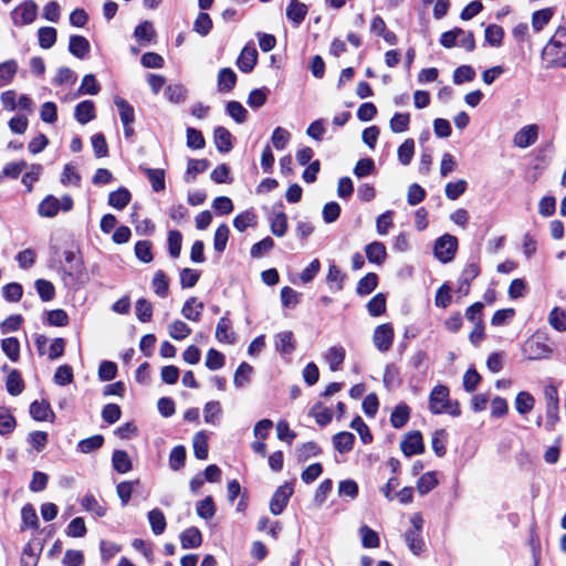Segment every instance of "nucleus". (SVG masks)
Listing matches in <instances>:
<instances>
[{
	"mask_svg": "<svg viewBox=\"0 0 566 566\" xmlns=\"http://www.w3.org/2000/svg\"><path fill=\"white\" fill-rule=\"evenodd\" d=\"M64 260L67 268L63 270L62 279L66 284H76L82 282L86 275V268L84 265L81 252L67 250L64 251Z\"/></svg>",
	"mask_w": 566,
	"mask_h": 566,
	"instance_id": "obj_1",
	"label": "nucleus"
},
{
	"mask_svg": "<svg viewBox=\"0 0 566 566\" xmlns=\"http://www.w3.org/2000/svg\"><path fill=\"white\" fill-rule=\"evenodd\" d=\"M549 325L557 332H566V311L555 306L548 314Z\"/></svg>",
	"mask_w": 566,
	"mask_h": 566,
	"instance_id": "obj_50",
	"label": "nucleus"
},
{
	"mask_svg": "<svg viewBox=\"0 0 566 566\" xmlns=\"http://www.w3.org/2000/svg\"><path fill=\"white\" fill-rule=\"evenodd\" d=\"M233 137L223 126H218L213 130V142L219 153L228 154L233 148Z\"/></svg>",
	"mask_w": 566,
	"mask_h": 566,
	"instance_id": "obj_17",
	"label": "nucleus"
},
{
	"mask_svg": "<svg viewBox=\"0 0 566 566\" xmlns=\"http://www.w3.org/2000/svg\"><path fill=\"white\" fill-rule=\"evenodd\" d=\"M139 169L147 176L151 188L155 192L163 191L166 187L165 170L160 168H145L139 166Z\"/></svg>",
	"mask_w": 566,
	"mask_h": 566,
	"instance_id": "obj_28",
	"label": "nucleus"
},
{
	"mask_svg": "<svg viewBox=\"0 0 566 566\" xmlns=\"http://www.w3.org/2000/svg\"><path fill=\"white\" fill-rule=\"evenodd\" d=\"M11 15L14 25L30 24L36 19L38 6L33 0H25L12 11Z\"/></svg>",
	"mask_w": 566,
	"mask_h": 566,
	"instance_id": "obj_8",
	"label": "nucleus"
},
{
	"mask_svg": "<svg viewBox=\"0 0 566 566\" xmlns=\"http://www.w3.org/2000/svg\"><path fill=\"white\" fill-rule=\"evenodd\" d=\"M410 124L409 113H395L390 119L389 126L392 133L399 134L408 130Z\"/></svg>",
	"mask_w": 566,
	"mask_h": 566,
	"instance_id": "obj_62",
	"label": "nucleus"
},
{
	"mask_svg": "<svg viewBox=\"0 0 566 566\" xmlns=\"http://www.w3.org/2000/svg\"><path fill=\"white\" fill-rule=\"evenodd\" d=\"M180 544L184 549L197 548L202 544V534L196 526L186 528L180 534Z\"/></svg>",
	"mask_w": 566,
	"mask_h": 566,
	"instance_id": "obj_23",
	"label": "nucleus"
},
{
	"mask_svg": "<svg viewBox=\"0 0 566 566\" xmlns=\"http://www.w3.org/2000/svg\"><path fill=\"white\" fill-rule=\"evenodd\" d=\"M229 315L230 312L227 311L226 314L217 323L216 338L219 343L234 344L237 340L232 321L230 319Z\"/></svg>",
	"mask_w": 566,
	"mask_h": 566,
	"instance_id": "obj_11",
	"label": "nucleus"
},
{
	"mask_svg": "<svg viewBox=\"0 0 566 566\" xmlns=\"http://www.w3.org/2000/svg\"><path fill=\"white\" fill-rule=\"evenodd\" d=\"M19 70V64L15 60L10 59L0 63V87L9 85Z\"/></svg>",
	"mask_w": 566,
	"mask_h": 566,
	"instance_id": "obj_32",
	"label": "nucleus"
},
{
	"mask_svg": "<svg viewBox=\"0 0 566 566\" xmlns=\"http://www.w3.org/2000/svg\"><path fill=\"white\" fill-rule=\"evenodd\" d=\"M23 287L20 283H8L2 287V296L7 302L17 303L22 298Z\"/></svg>",
	"mask_w": 566,
	"mask_h": 566,
	"instance_id": "obj_64",
	"label": "nucleus"
},
{
	"mask_svg": "<svg viewBox=\"0 0 566 566\" xmlns=\"http://www.w3.org/2000/svg\"><path fill=\"white\" fill-rule=\"evenodd\" d=\"M148 521L154 534L160 535L165 532L167 522L161 510L153 509L151 511H149Z\"/></svg>",
	"mask_w": 566,
	"mask_h": 566,
	"instance_id": "obj_43",
	"label": "nucleus"
},
{
	"mask_svg": "<svg viewBox=\"0 0 566 566\" xmlns=\"http://www.w3.org/2000/svg\"><path fill=\"white\" fill-rule=\"evenodd\" d=\"M410 522L412 528L408 530L403 537L411 553L416 556H420L426 551V543L421 536L424 523L422 514L420 512L412 514Z\"/></svg>",
	"mask_w": 566,
	"mask_h": 566,
	"instance_id": "obj_2",
	"label": "nucleus"
},
{
	"mask_svg": "<svg viewBox=\"0 0 566 566\" xmlns=\"http://www.w3.org/2000/svg\"><path fill=\"white\" fill-rule=\"evenodd\" d=\"M394 339L395 329L391 323L380 324L374 329L373 343L379 352H388L394 344Z\"/></svg>",
	"mask_w": 566,
	"mask_h": 566,
	"instance_id": "obj_6",
	"label": "nucleus"
},
{
	"mask_svg": "<svg viewBox=\"0 0 566 566\" xmlns=\"http://www.w3.org/2000/svg\"><path fill=\"white\" fill-rule=\"evenodd\" d=\"M459 242L457 237L446 233L439 237L433 247L434 256L442 263L451 262L458 251Z\"/></svg>",
	"mask_w": 566,
	"mask_h": 566,
	"instance_id": "obj_4",
	"label": "nucleus"
},
{
	"mask_svg": "<svg viewBox=\"0 0 566 566\" xmlns=\"http://www.w3.org/2000/svg\"><path fill=\"white\" fill-rule=\"evenodd\" d=\"M438 479L434 471L423 473L417 481L419 494L424 495L438 485Z\"/></svg>",
	"mask_w": 566,
	"mask_h": 566,
	"instance_id": "obj_47",
	"label": "nucleus"
},
{
	"mask_svg": "<svg viewBox=\"0 0 566 566\" xmlns=\"http://www.w3.org/2000/svg\"><path fill=\"white\" fill-rule=\"evenodd\" d=\"M366 258L370 263L382 264L387 258L386 247L382 242L374 241L365 248Z\"/></svg>",
	"mask_w": 566,
	"mask_h": 566,
	"instance_id": "obj_26",
	"label": "nucleus"
},
{
	"mask_svg": "<svg viewBox=\"0 0 566 566\" xmlns=\"http://www.w3.org/2000/svg\"><path fill=\"white\" fill-rule=\"evenodd\" d=\"M387 297L384 293H377L367 303V311L370 316L378 317L386 313Z\"/></svg>",
	"mask_w": 566,
	"mask_h": 566,
	"instance_id": "obj_38",
	"label": "nucleus"
},
{
	"mask_svg": "<svg viewBox=\"0 0 566 566\" xmlns=\"http://www.w3.org/2000/svg\"><path fill=\"white\" fill-rule=\"evenodd\" d=\"M274 240L271 237H265L251 247L250 255L254 259H259L269 253L274 248Z\"/></svg>",
	"mask_w": 566,
	"mask_h": 566,
	"instance_id": "obj_63",
	"label": "nucleus"
},
{
	"mask_svg": "<svg viewBox=\"0 0 566 566\" xmlns=\"http://www.w3.org/2000/svg\"><path fill=\"white\" fill-rule=\"evenodd\" d=\"M69 51L75 57L83 60L88 55L91 44L85 36L74 34L70 36Z\"/></svg>",
	"mask_w": 566,
	"mask_h": 566,
	"instance_id": "obj_18",
	"label": "nucleus"
},
{
	"mask_svg": "<svg viewBox=\"0 0 566 566\" xmlns=\"http://www.w3.org/2000/svg\"><path fill=\"white\" fill-rule=\"evenodd\" d=\"M485 41L492 46H501L504 38V30L497 24H489L484 31Z\"/></svg>",
	"mask_w": 566,
	"mask_h": 566,
	"instance_id": "obj_55",
	"label": "nucleus"
},
{
	"mask_svg": "<svg viewBox=\"0 0 566 566\" xmlns=\"http://www.w3.org/2000/svg\"><path fill=\"white\" fill-rule=\"evenodd\" d=\"M105 439L102 434H94L81 440L77 444L82 453H90L103 447Z\"/></svg>",
	"mask_w": 566,
	"mask_h": 566,
	"instance_id": "obj_53",
	"label": "nucleus"
},
{
	"mask_svg": "<svg viewBox=\"0 0 566 566\" xmlns=\"http://www.w3.org/2000/svg\"><path fill=\"white\" fill-rule=\"evenodd\" d=\"M205 308V304L201 301H198L196 296H190L184 303L181 308V314L186 319L192 322H199L201 318L202 311Z\"/></svg>",
	"mask_w": 566,
	"mask_h": 566,
	"instance_id": "obj_19",
	"label": "nucleus"
},
{
	"mask_svg": "<svg viewBox=\"0 0 566 566\" xmlns=\"http://www.w3.org/2000/svg\"><path fill=\"white\" fill-rule=\"evenodd\" d=\"M114 104L116 105L123 125L133 124L135 122L134 107L123 97H115Z\"/></svg>",
	"mask_w": 566,
	"mask_h": 566,
	"instance_id": "obj_37",
	"label": "nucleus"
},
{
	"mask_svg": "<svg viewBox=\"0 0 566 566\" xmlns=\"http://www.w3.org/2000/svg\"><path fill=\"white\" fill-rule=\"evenodd\" d=\"M310 415L315 418L316 423L321 427L327 426L333 419L332 410L324 407L319 401L312 407Z\"/></svg>",
	"mask_w": 566,
	"mask_h": 566,
	"instance_id": "obj_45",
	"label": "nucleus"
},
{
	"mask_svg": "<svg viewBox=\"0 0 566 566\" xmlns=\"http://www.w3.org/2000/svg\"><path fill=\"white\" fill-rule=\"evenodd\" d=\"M344 280L345 274H343L340 269L335 264H331L326 275V283L329 285V287L337 292L342 291L344 287Z\"/></svg>",
	"mask_w": 566,
	"mask_h": 566,
	"instance_id": "obj_44",
	"label": "nucleus"
},
{
	"mask_svg": "<svg viewBox=\"0 0 566 566\" xmlns=\"http://www.w3.org/2000/svg\"><path fill=\"white\" fill-rule=\"evenodd\" d=\"M294 493V485L292 482H285L280 485L273 493L270 501V511L273 515H280L283 513L289 504L291 496Z\"/></svg>",
	"mask_w": 566,
	"mask_h": 566,
	"instance_id": "obj_5",
	"label": "nucleus"
},
{
	"mask_svg": "<svg viewBox=\"0 0 566 566\" xmlns=\"http://www.w3.org/2000/svg\"><path fill=\"white\" fill-rule=\"evenodd\" d=\"M333 446L339 453H347L353 450L355 436L349 431H340L333 436Z\"/></svg>",
	"mask_w": 566,
	"mask_h": 566,
	"instance_id": "obj_27",
	"label": "nucleus"
},
{
	"mask_svg": "<svg viewBox=\"0 0 566 566\" xmlns=\"http://www.w3.org/2000/svg\"><path fill=\"white\" fill-rule=\"evenodd\" d=\"M70 323L67 313L62 308L51 310L46 312V324L50 326L65 327Z\"/></svg>",
	"mask_w": 566,
	"mask_h": 566,
	"instance_id": "obj_57",
	"label": "nucleus"
},
{
	"mask_svg": "<svg viewBox=\"0 0 566 566\" xmlns=\"http://www.w3.org/2000/svg\"><path fill=\"white\" fill-rule=\"evenodd\" d=\"M35 290L43 302H49L55 296V287L51 281L38 279L34 283Z\"/></svg>",
	"mask_w": 566,
	"mask_h": 566,
	"instance_id": "obj_56",
	"label": "nucleus"
},
{
	"mask_svg": "<svg viewBox=\"0 0 566 566\" xmlns=\"http://www.w3.org/2000/svg\"><path fill=\"white\" fill-rule=\"evenodd\" d=\"M151 287L154 292L160 296L166 297L169 293V279L163 270H158L153 280Z\"/></svg>",
	"mask_w": 566,
	"mask_h": 566,
	"instance_id": "obj_41",
	"label": "nucleus"
},
{
	"mask_svg": "<svg viewBox=\"0 0 566 566\" xmlns=\"http://www.w3.org/2000/svg\"><path fill=\"white\" fill-rule=\"evenodd\" d=\"M30 416L33 420L43 422V421H53L55 418V413L51 408V405L48 400H34L30 405Z\"/></svg>",
	"mask_w": 566,
	"mask_h": 566,
	"instance_id": "obj_13",
	"label": "nucleus"
},
{
	"mask_svg": "<svg viewBox=\"0 0 566 566\" xmlns=\"http://www.w3.org/2000/svg\"><path fill=\"white\" fill-rule=\"evenodd\" d=\"M538 138V126L536 124H530L523 126L513 138V143L518 148H527L535 144Z\"/></svg>",
	"mask_w": 566,
	"mask_h": 566,
	"instance_id": "obj_12",
	"label": "nucleus"
},
{
	"mask_svg": "<svg viewBox=\"0 0 566 566\" xmlns=\"http://www.w3.org/2000/svg\"><path fill=\"white\" fill-rule=\"evenodd\" d=\"M514 407L521 416H525L534 409L535 398L530 391H520L515 397Z\"/></svg>",
	"mask_w": 566,
	"mask_h": 566,
	"instance_id": "obj_29",
	"label": "nucleus"
},
{
	"mask_svg": "<svg viewBox=\"0 0 566 566\" xmlns=\"http://www.w3.org/2000/svg\"><path fill=\"white\" fill-rule=\"evenodd\" d=\"M275 348L285 356L291 355L296 348V340L292 331H283L275 335Z\"/></svg>",
	"mask_w": 566,
	"mask_h": 566,
	"instance_id": "obj_16",
	"label": "nucleus"
},
{
	"mask_svg": "<svg viewBox=\"0 0 566 566\" xmlns=\"http://www.w3.org/2000/svg\"><path fill=\"white\" fill-rule=\"evenodd\" d=\"M113 469L120 473H127L133 470V462L125 450H115L112 455Z\"/></svg>",
	"mask_w": 566,
	"mask_h": 566,
	"instance_id": "obj_31",
	"label": "nucleus"
},
{
	"mask_svg": "<svg viewBox=\"0 0 566 566\" xmlns=\"http://www.w3.org/2000/svg\"><path fill=\"white\" fill-rule=\"evenodd\" d=\"M411 408L405 403H398L390 415V423L394 428L400 429L405 427L410 419Z\"/></svg>",
	"mask_w": 566,
	"mask_h": 566,
	"instance_id": "obj_24",
	"label": "nucleus"
},
{
	"mask_svg": "<svg viewBox=\"0 0 566 566\" xmlns=\"http://www.w3.org/2000/svg\"><path fill=\"white\" fill-rule=\"evenodd\" d=\"M208 434L201 430L193 436L192 447L195 457L198 460H207L209 454Z\"/></svg>",
	"mask_w": 566,
	"mask_h": 566,
	"instance_id": "obj_30",
	"label": "nucleus"
},
{
	"mask_svg": "<svg viewBox=\"0 0 566 566\" xmlns=\"http://www.w3.org/2000/svg\"><path fill=\"white\" fill-rule=\"evenodd\" d=\"M134 36L140 43H150L156 36L153 23L149 21L140 22L134 30Z\"/></svg>",
	"mask_w": 566,
	"mask_h": 566,
	"instance_id": "obj_40",
	"label": "nucleus"
},
{
	"mask_svg": "<svg viewBox=\"0 0 566 566\" xmlns=\"http://www.w3.org/2000/svg\"><path fill=\"white\" fill-rule=\"evenodd\" d=\"M7 391L11 396H19L25 388L24 381L21 377V373L18 369H12L6 381Z\"/></svg>",
	"mask_w": 566,
	"mask_h": 566,
	"instance_id": "obj_35",
	"label": "nucleus"
},
{
	"mask_svg": "<svg viewBox=\"0 0 566 566\" xmlns=\"http://www.w3.org/2000/svg\"><path fill=\"white\" fill-rule=\"evenodd\" d=\"M212 19L207 12H200L193 22V31L201 36L208 35L212 30Z\"/></svg>",
	"mask_w": 566,
	"mask_h": 566,
	"instance_id": "obj_59",
	"label": "nucleus"
},
{
	"mask_svg": "<svg viewBox=\"0 0 566 566\" xmlns=\"http://www.w3.org/2000/svg\"><path fill=\"white\" fill-rule=\"evenodd\" d=\"M39 45L44 49H51L57 38L56 29L53 27H42L38 30Z\"/></svg>",
	"mask_w": 566,
	"mask_h": 566,
	"instance_id": "obj_46",
	"label": "nucleus"
},
{
	"mask_svg": "<svg viewBox=\"0 0 566 566\" xmlns=\"http://www.w3.org/2000/svg\"><path fill=\"white\" fill-rule=\"evenodd\" d=\"M481 274V266L479 262H472L468 263L460 276H459V284L457 292L460 293L462 296H468L471 291V283L474 279H476Z\"/></svg>",
	"mask_w": 566,
	"mask_h": 566,
	"instance_id": "obj_9",
	"label": "nucleus"
},
{
	"mask_svg": "<svg viewBox=\"0 0 566 566\" xmlns=\"http://www.w3.org/2000/svg\"><path fill=\"white\" fill-rule=\"evenodd\" d=\"M17 427V420L10 410L6 407H0V434L7 436L13 432Z\"/></svg>",
	"mask_w": 566,
	"mask_h": 566,
	"instance_id": "obj_48",
	"label": "nucleus"
},
{
	"mask_svg": "<svg viewBox=\"0 0 566 566\" xmlns=\"http://www.w3.org/2000/svg\"><path fill=\"white\" fill-rule=\"evenodd\" d=\"M153 243L149 240H140L135 244V255L144 263H150L154 260Z\"/></svg>",
	"mask_w": 566,
	"mask_h": 566,
	"instance_id": "obj_58",
	"label": "nucleus"
},
{
	"mask_svg": "<svg viewBox=\"0 0 566 566\" xmlns=\"http://www.w3.org/2000/svg\"><path fill=\"white\" fill-rule=\"evenodd\" d=\"M552 348L546 343V338L542 335L534 334L530 336L523 344L522 353L528 360H538L549 357Z\"/></svg>",
	"mask_w": 566,
	"mask_h": 566,
	"instance_id": "obj_3",
	"label": "nucleus"
},
{
	"mask_svg": "<svg viewBox=\"0 0 566 566\" xmlns=\"http://www.w3.org/2000/svg\"><path fill=\"white\" fill-rule=\"evenodd\" d=\"M75 119L85 125L96 117L95 104L91 99L80 102L74 109Z\"/></svg>",
	"mask_w": 566,
	"mask_h": 566,
	"instance_id": "obj_20",
	"label": "nucleus"
},
{
	"mask_svg": "<svg viewBox=\"0 0 566 566\" xmlns=\"http://www.w3.org/2000/svg\"><path fill=\"white\" fill-rule=\"evenodd\" d=\"M553 10L551 8H545L535 11L532 14V27L535 32H539L552 19Z\"/></svg>",
	"mask_w": 566,
	"mask_h": 566,
	"instance_id": "obj_60",
	"label": "nucleus"
},
{
	"mask_svg": "<svg viewBox=\"0 0 566 566\" xmlns=\"http://www.w3.org/2000/svg\"><path fill=\"white\" fill-rule=\"evenodd\" d=\"M276 206L280 208V211L273 213V217L270 220V229L275 237L281 238L287 232L289 221L286 213L283 211L284 206L282 201Z\"/></svg>",
	"mask_w": 566,
	"mask_h": 566,
	"instance_id": "obj_14",
	"label": "nucleus"
},
{
	"mask_svg": "<svg viewBox=\"0 0 566 566\" xmlns=\"http://www.w3.org/2000/svg\"><path fill=\"white\" fill-rule=\"evenodd\" d=\"M378 281L379 279L376 273H367L357 282L356 293L361 296L370 294L376 290Z\"/></svg>",
	"mask_w": 566,
	"mask_h": 566,
	"instance_id": "obj_36",
	"label": "nucleus"
},
{
	"mask_svg": "<svg viewBox=\"0 0 566 566\" xmlns=\"http://www.w3.org/2000/svg\"><path fill=\"white\" fill-rule=\"evenodd\" d=\"M450 399V390L446 385H436L429 396V410L433 415L443 413V405Z\"/></svg>",
	"mask_w": 566,
	"mask_h": 566,
	"instance_id": "obj_10",
	"label": "nucleus"
},
{
	"mask_svg": "<svg viewBox=\"0 0 566 566\" xmlns=\"http://www.w3.org/2000/svg\"><path fill=\"white\" fill-rule=\"evenodd\" d=\"M135 312L138 321L142 323L150 322L153 317V304L144 297L138 298L135 304Z\"/></svg>",
	"mask_w": 566,
	"mask_h": 566,
	"instance_id": "obj_61",
	"label": "nucleus"
},
{
	"mask_svg": "<svg viewBox=\"0 0 566 566\" xmlns=\"http://www.w3.org/2000/svg\"><path fill=\"white\" fill-rule=\"evenodd\" d=\"M358 533L361 537V546L365 548H377L380 546V538L376 531L364 524L359 527Z\"/></svg>",
	"mask_w": 566,
	"mask_h": 566,
	"instance_id": "obj_39",
	"label": "nucleus"
},
{
	"mask_svg": "<svg viewBox=\"0 0 566 566\" xmlns=\"http://www.w3.org/2000/svg\"><path fill=\"white\" fill-rule=\"evenodd\" d=\"M346 357V350L342 346H333L328 348L325 359L329 365L332 371H337L343 365Z\"/></svg>",
	"mask_w": 566,
	"mask_h": 566,
	"instance_id": "obj_34",
	"label": "nucleus"
},
{
	"mask_svg": "<svg viewBox=\"0 0 566 566\" xmlns=\"http://www.w3.org/2000/svg\"><path fill=\"white\" fill-rule=\"evenodd\" d=\"M60 210V200L53 195H48L40 202L38 207V212L41 217L53 218L57 214Z\"/></svg>",
	"mask_w": 566,
	"mask_h": 566,
	"instance_id": "obj_33",
	"label": "nucleus"
},
{
	"mask_svg": "<svg viewBox=\"0 0 566 566\" xmlns=\"http://www.w3.org/2000/svg\"><path fill=\"white\" fill-rule=\"evenodd\" d=\"M307 12V6L298 0H291L286 8V17L295 27L305 20Z\"/></svg>",
	"mask_w": 566,
	"mask_h": 566,
	"instance_id": "obj_22",
	"label": "nucleus"
},
{
	"mask_svg": "<svg viewBox=\"0 0 566 566\" xmlns=\"http://www.w3.org/2000/svg\"><path fill=\"white\" fill-rule=\"evenodd\" d=\"M1 348L6 356L13 363L20 359V342L17 337H7L1 340Z\"/></svg>",
	"mask_w": 566,
	"mask_h": 566,
	"instance_id": "obj_42",
	"label": "nucleus"
},
{
	"mask_svg": "<svg viewBox=\"0 0 566 566\" xmlns=\"http://www.w3.org/2000/svg\"><path fill=\"white\" fill-rule=\"evenodd\" d=\"M230 230L226 223L220 224L213 235V248L218 253H222L229 240Z\"/></svg>",
	"mask_w": 566,
	"mask_h": 566,
	"instance_id": "obj_54",
	"label": "nucleus"
},
{
	"mask_svg": "<svg viewBox=\"0 0 566 566\" xmlns=\"http://www.w3.org/2000/svg\"><path fill=\"white\" fill-rule=\"evenodd\" d=\"M196 511L199 517L210 520L216 514V505L211 495L206 496L203 500L197 502Z\"/></svg>",
	"mask_w": 566,
	"mask_h": 566,
	"instance_id": "obj_51",
	"label": "nucleus"
},
{
	"mask_svg": "<svg viewBox=\"0 0 566 566\" xmlns=\"http://www.w3.org/2000/svg\"><path fill=\"white\" fill-rule=\"evenodd\" d=\"M237 80V74L231 67L220 69L217 76L218 91L221 93L231 92L235 87Z\"/></svg>",
	"mask_w": 566,
	"mask_h": 566,
	"instance_id": "obj_21",
	"label": "nucleus"
},
{
	"mask_svg": "<svg viewBox=\"0 0 566 566\" xmlns=\"http://www.w3.org/2000/svg\"><path fill=\"white\" fill-rule=\"evenodd\" d=\"M132 200L130 191L125 187H119L117 190L109 192L108 205L117 210L126 208Z\"/></svg>",
	"mask_w": 566,
	"mask_h": 566,
	"instance_id": "obj_25",
	"label": "nucleus"
},
{
	"mask_svg": "<svg viewBox=\"0 0 566 566\" xmlns=\"http://www.w3.org/2000/svg\"><path fill=\"white\" fill-rule=\"evenodd\" d=\"M187 451L181 444L171 449L169 454V467L172 471H178L185 467Z\"/></svg>",
	"mask_w": 566,
	"mask_h": 566,
	"instance_id": "obj_49",
	"label": "nucleus"
},
{
	"mask_svg": "<svg viewBox=\"0 0 566 566\" xmlns=\"http://www.w3.org/2000/svg\"><path fill=\"white\" fill-rule=\"evenodd\" d=\"M252 373L253 367L250 364L245 361L241 363L233 376V384L235 387L240 388L250 382Z\"/></svg>",
	"mask_w": 566,
	"mask_h": 566,
	"instance_id": "obj_52",
	"label": "nucleus"
},
{
	"mask_svg": "<svg viewBox=\"0 0 566 566\" xmlns=\"http://www.w3.org/2000/svg\"><path fill=\"white\" fill-rule=\"evenodd\" d=\"M258 62V51L254 46H244L237 59V65L243 73H250Z\"/></svg>",
	"mask_w": 566,
	"mask_h": 566,
	"instance_id": "obj_15",
	"label": "nucleus"
},
{
	"mask_svg": "<svg viewBox=\"0 0 566 566\" xmlns=\"http://www.w3.org/2000/svg\"><path fill=\"white\" fill-rule=\"evenodd\" d=\"M400 450L406 457L422 454L424 452L422 433L419 430L407 432L400 442Z\"/></svg>",
	"mask_w": 566,
	"mask_h": 566,
	"instance_id": "obj_7",
	"label": "nucleus"
}]
</instances>
